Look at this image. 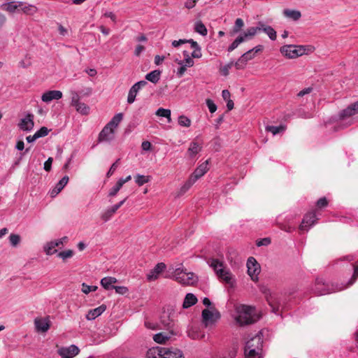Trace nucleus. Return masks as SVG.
<instances>
[{"instance_id":"obj_1","label":"nucleus","mask_w":358,"mask_h":358,"mask_svg":"<svg viewBox=\"0 0 358 358\" xmlns=\"http://www.w3.org/2000/svg\"><path fill=\"white\" fill-rule=\"evenodd\" d=\"M235 310V320L241 326L255 323L260 317L256 308L252 306L239 304L236 306Z\"/></svg>"},{"instance_id":"obj_2","label":"nucleus","mask_w":358,"mask_h":358,"mask_svg":"<svg viewBox=\"0 0 358 358\" xmlns=\"http://www.w3.org/2000/svg\"><path fill=\"white\" fill-rule=\"evenodd\" d=\"M210 266L215 271L218 278L229 286V287H234L236 282L235 277L229 271L227 268L222 262L218 259H213L210 262Z\"/></svg>"},{"instance_id":"obj_3","label":"nucleus","mask_w":358,"mask_h":358,"mask_svg":"<svg viewBox=\"0 0 358 358\" xmlns=\"http://www.w3.org/2000/svg\"><path fill=\"white\" fill-rule=\"evenodd\" d=\"M147 358H184L181 350L176 348L156 347L149 349Z\"/></svg>"},{"instance_id":"obj_4","label":"nucleus","mask_w":358,"mask_h":358,"mask_svg":"<svg viewBox=\"0 0 358 358\" xmlns=\"http://www.w3.org/2000/svg\"><path fill=\"white\" fill-rule=\"evenodd\" d=\"M172 273L173 278L182 285L194 286L198 282V277L194 273H187L180 267L175 268Z\"/></svg>"},{"instance_id":"obj_5","label":"nucleus","mask_w":358,"mask_h":358,"mask_svg":"<svg viewBox=\"0 0 358 358\" xmlns=\"http://www.w3.org/2000/svg\"><path fill=\"white\" fill-rule=\"evenodd\" d=\"M358 101L350 105L348 108L343 110L340 113V119L342 121L350 119L347 122V126L353 122H358Z\"/></svg>"},{"instance_id":"obj_6","label":"nucleus","mask_w":358,"mask_h":358,"mask_svg":"<svg viewBox=\"0 0 358 358\" xmlns=\"http://www.w3.org/2000/svg\"><path fill=\"white\" fill-rule=\"evenodd\" d=\"M202 322L207 327H213L220 319V312L215 308H206L202 311Z\"/></svg>"},{"instance_id":"obj_7","label":"nucleus","mask_w":358,"mask_h":358,"mask_svg":"<svg viewBox=\"0 0 358 358\" xmlns=\"http://www.w3.org/2000/svg\"><path fill=\"white\" fill-rule=\"evenodd\" d=\"M280 52L289 59H294L305 54L306 48L303 45H285L280 48Z\"/></svg>"},{"instance_id":"obj_8","label":"nucleus","mask_w":358,"mask_h":358,"mask_svg":"<svg viewBox=\"0 0 358 358\" xmlns=\"http://www.w3.org/2000/svg\"><path fill=\"white\" fill-rule=\"evenodd\" d=\"M248 274L250 275L253 281L258 279V275L261 271V267L256 259L253 257H250L247 260Z\"/></svg>"},{"instance_id":"obj_9","label":"nucleus","mask_w":358,"mask_h":358,"mask_svg":"<svg viewBox=\"0 0 358 358\" xmlns=\"http://www.w3.org/2000/svg\"><path fill=\"white\" fill-rule=\"evenodd\" d=\"M79 352L80 350L76 345H71L68 347H61L57 350L58 355L62 358H73L76 356Z\"/></svg>"},{"instance_id":"obj_10","label":"nucleus","mask_w":358,"mask_h":358,"mask_svg":"<svg viewBox=\"0 0 358 358\" xmlns=\"http://www.w3.org/2000/svg\"><path fill=\"white\" fill-rule=\"evenodd\" d=\"M117 284V280L113 277H105L101 280V285L105 289H115V291L127 289L126 287L118 286Z\"/></svg>"},{"instance_id":"obj_11","label":"nucleus","mask_w":358,"mask_h":358,"mask_svg":"<svg viewBox=\"0 0 358 358\" xmlns=\"http://www.w3.org/2000/svg\"><path fill=\"white\" fill-rule=\"evenodd\" d=\"M245 348L262 350L263 336L261 334H256L246 342Z\"/></svg>"},{"instance_id":"obj_12","label":"nucleus","mask_w":358,"mask_h":358,"mask_svg":"<svg viewBox=\"0 0 358 358\" xmlns=\"http://www.w3.org/2000/svg\"><path fill=\"white\" fill-rule=\"evenodd\" d=\"M147 84L148 83L145 80H141L135 83L129 91L127 102L129 103H134L139 90L142 87H144L145 85H147Z\"/></svg>"},{"instance_id":"obj_13","label":"nucleus","mask_w":358,"mask_h":358,"mask_svg":"<svg viewBox=\"0 0 358 358\" xmlns=\"http://www.w3.org/2000/svg\"><path fill=\"white\" fill-rule=\"evenodd\" d=\"M34 325L36 331L44 333L49 330L50 321L49 317H36L34 320Z\"/></svg>"},{"instance_id":"obj_14","label":"nucleus","mask_w":358,"mask_h":358,"mask_svg":"<svg viewBox=\"0 0 358 358\" xmlns=\"http://www.w3.org/2000/svg\"><path fill=\"white\" fill-rule=\"evenodd\" d=\"M115 129L106 124L99 134V142L110 141L114 138Z\"/></svg>"},{"instance_id":"obj_15","label":"nucleus","mask_w":358,"mask_h":358,"mask_svg":"<svg viewBox=\"0 0 358 358\" xmlns=\"http://www.w3.org/2000/svg\"><path fill=\"white\" fill-rule=\"evenodd\" d=\"M317 220V218L316 217L315 212H310L307 213L303 217L302 222L299 226V229L301 231L308 230L307 227L313 225L316 222Z\"/></svg>"},{"instance_id":"obj_16","label":"nucleus","mask_w":358,"mask_h":358,"mask_svg":"<svg viewBox=\"0 0 358 358\" xmlns=\"http://www.w3.org/2000/svg\"><path fill=\"white\" fill-rule=\"evenodd\" d=\"M166 265L164 263H158L153 269L150 270L147 274V279L149 281L155 280L158 278L161 273L165 269Z\"/></svg>"},{"instance_id":"obj_17","label":"nucleus","mask_w":358,"mask_h":358,"mask_svg":"<svg viewBox=\"0 0 358 358\" xmlns=\"http://www.w3.org/2000/svg\"><path fill=\"white\" fill-rule=\"evenodd\" d=\"M34 126V115L28 114L24 118L22 119L19 127L23 131H30Z\"/></svg>"},{"instance_id":"obj_18","label":"nucleus","mask_w":358,"mask_h":358,"mask_svg":"<svg viewBox=\"0 0 358 358\" xmlns=\"http://www.w3.org/2000/svg\"><path fill=\"white\" fill-rule=\"evenodd\" d=\"M62 97V92L59 90H50L45 92L41 99L44 102H50L54 99L58 100Z\"/></svg>"},{"instance_id":"obj_19","label":"nucleus","mask_w":358,"mask_h":358,"mask_svg":"<svg viewBox=\"0 0 358 358\" xmlns=\"http://www.w3.org/2000/svg\"><path fill=\"white\" fill-rule=\"evenodd\" d=\"M176 334L177 332H175L173 330H171L169 332H160L155 334L153 336V339L156 343H164L166 341L169 340L172 335Z\"/></svg>"},{"instance_id":"obj_20","label":"nucleus","mask_w":358,"mask_h":358,"mask_svg":"<svg viewBox=\"0 0 358 358\" xmlns=\"http://www.w3.org/2000/svg\"><path fill=\"white\" fill-rule=\"evenodd\" d=\"M258 25H259V31H262L264 32L272 41H275L276 39V31L273 27L269 25H266L263 22H259Z\"/></svg>"},{"instance_id":"obj_21","label":"nucleus","mask_w":358,"mask_h":358,"mask_svg":"<svg viewBox=\"0 0 358 358\" xmlns=\"http://www.w3.org/2000/svg\"><path fill=\"white\" fill-rule=\"evenodd\" d=\"M23 6L22 1H10L8 3H6L2 4L1 8L3 10L6 11L10 13H15L17 10H20V6Z\"/></svg>"},{"instance_id":"obj_22","label":"nucleus","mask_w":358,"mask_h":358,"mask_svg":"<svg viewBox=\"0 0 358 358\" xmlns=\"http://www.w3.org/2000/svg\"><path fill=\"white\" fill-rule=\"evenodd\" d=\"M106 309V306L105 305H101L96 308L90 310L86 315V318L88 320H93L96 319L97 317L101 315Z\"/></svg>"},{"instance_id":"obj_23","label":"nucleus","mask_w":358,"mask_h":358,"mask_svg":"<svg viewBox=\"0 0 358 358\" xmlns=\"http://www.w3.org/2000/svg\"><path fill=\"white\" fill-rule=\"evenodd\" d=\"M201 144L198 142L197 138H195L192 142H191L187 150V154L190 157H192L199 153L201 150Z\"/></svg>"},{"instance_id":"obj_24","label":"nucleus","mask_w":358,"mask_h":358,"mask_svg":"<svg viewBox=\"0 0 358 358\" xmlns=\"http://www.w3.org/2000/svg\"><path fill=\"white\" fill-rule=\"evenodd\" d=\"M259 31V25L257 24V27H252L248 28L243 34L240 35L241 37L243 38L244 41L252 38L253 36H255L258 32Z\"/></svg>"},{"instance_id":"obj_25","label":"nucleus","mask_w":358,"mask_h":358,"mask_svg":"<svg viewBox=\"0 0 358 358\" xmlns=\"http://www.w3.org/2000/svg\"><path fill=\"white\" fill-rule=\"evenodd\" d=\"M244 354L245 358H262V350L245 348Z\"/></svg>"},{"instance_id":"obj_26","label":"nucleus","mask_w":358,"mask_h":358,"mask_svg":"<svg viewBox=\"0 0 358 358\" xmlns=\"http://www.w3.org/2000/svg\"><path fill=\"white\" fill-rule=\"evenodd\" d=\"M197 302L196 297L192 293L189 292L186 295L185 300L183 301L182 307L184 308H189L190 306L194 305Z\"/></svg>"},{"instance_id":"obj_27","label":"nucleus","mask_w":358,"mask_h":358,"mask_svg":"<svg viewBox=\"0 0 358 358\" xmlns=\"http://www.w3.org/2000/svg\"><path fill=\"white\" fill-rule=\"evenodd\" d=\"M161 71L159 70H154L145 76V79L148 81L156 84L160 79Z\"/></svg>"},{"instance_id":"obj_28","label":"nucleus","mask_w":358,"mask_h":358,"mask_svg":"<svg viewBox=\"0 0 358 358\" xmlns=\"http://www.w3.org/2000/svg\"><path fill=\"white\" fill-rule=\"evenodd\" d=\"M285 17L292 19L294 21L299 20L301 17V13L299 10L285 9L283 11Z\"/></svg>"},{"instance_id":"obj_29","label":"nucleus","mask_w":358,"mask_h":358,"mask_svg":"<svg viewBox=\"0 0 358 358\" xmlns=\"http://www.w3.org/2000/svg\"><path fill=\"white\" fill-rule=\"evenodd\" d=\"M191 44V48H192L194 50L191 53V57L192 58H200L202 56L201 48L197 43V42L194 41V40H191L190 41Z\"/></svg>"},{"instance_id":"obj_30","label":"nucleus","mask_w":358,"mask_h":358,"mask_svg":"<svg viewBox=\"0 0 358 358\" xmlns=\"http://www.w3.org/2000/svg\"><path fill=\"white\" fill-rule=\"evenodd\" d=\"M208 159L205 162L200 164L194 171V173L200 178L202 177L208 170Z\"/></svg>"},{"instance_id":"obj_31","label":"nucleus","mask_w":358,"mask_h":358,"mask_svg":"<svg viewBox=\"0 0 358 358\" xmlns=\"http://www.w3.org/2000/svg\"><path fill=\"white\" fill-rule=\"evenodd\" d=\"M20 10H21L24 14L29 15L35 14L38 10L37 8L35 6L31 4H26L24 3L23 6H20Z\"/></svg>"},{"instance_id":"obj_32","label":"nucleus","mask_w":358,"mask_h":358,"mask_svg":"<svg viewBox=\"0 0 358 358\" xmlns=\"http://www.w3.org/2000/svg\"><path fill=\"white\" fill-rule=\"evenodd\" d=\"M187 334H188V336L190 338L194 339V340L202 339V338H203L205 337V334L203 333H201V332L199 331L195 328L190 329L188 331Z\"/></svg>"},{"instance_id":"obj_33","label":"nucleus","mask_w":358,"mask_h":358,"mask_svg":"<svg viewBox=\"0 0 358 358\" xmlns=\"http://www.w3.org/2000/svg\"><path fill=\"white\" fill-rule=\"evenodd\" d=\"M243 27V20L241 18H237L235 21L233 29L230 32L231 36H234L236 34L238 33Z\"/></svg>"},{"instance_id":"obj_34","label":"nucleus","mask_w":358,"mask_h":358,"mask_svg":"<svg viewBox=\"0 0 358 358\" xmlns=\"http://www.w3.org/2000/svg\"><path fill=\"white\" fill-rule=\"evenodd\" d=\"M73 106L78 113L83 115H87L90 113V107L80 101L75 104Z\"/></svg>"},{"instance_id":"obj_35","label":"nucleus","mask_w":358,"mask_h":358,"mask_svg":"<svg viewBox=\"0 0 358 358\" xmlns=\"http://www.w3.org/2000/svg\"><path fill=\"white\" fill-rule=\"evenodd\" d=\"M122 117L123 115L122 113H118L115 115L107 124L115 129L120 122L122 121Z\"/></svg>"},{"instance_id":"obj_36","label":"nucleus","mask_w":358,"mask_h":358,"mask_svg":"<svg viewBox=\"0 0 358 358\" xmlns=\"http://www.w3.org/2000/svg\"><path fill=\"white\" fill-rule=\"evenodd\" d=\"M156 115L159 117H166L169 122H171V110L169 109H165L159 108L155 113Z\"/></svg>"},{"instance_id":"obj_37","label":"nucleus","mask_w":358,"mask_h":358,"mask_svg":"<svg viewBox=\"0 0 358 358\" xmlns=\"http://www.w3.org/2000/svg\"><path fill=\"white\" fill-rule=\"evenodd\" d=\"M194 31L202 36H206L208 32L206 26L201 21L196 22Z\"/></svg>"},{"instance_id":"obj_38","label":"nucleus","mask_w":358,"mask_h":358,"mask_svg":"<svg viewBox=\"0 0 358 358\" xmlns=\"http://www.w3.org/2000/svg\"><path fill=\"white\" fill-rule=\"evenodd\" d=\"M150 180V176H142V175H136L135 176V182L138 186H142L145 183L148 182Z\"/></svg>"},{"instance_id":"obj_39","label":"nucleus","mask_w":358,"mask_h":358,"mask_svg":"<svg viewBox=\"0 0 358 358\" xmlns=\"http://www.w3.org/2000/svg\"><path fill=\"white\" fill-rule=\"evenodd\" d=\"M244 42V39L240 35L232 42V43L228 47V52H232L235 50L240 43Z\"/></svg>"},{"instance_id":"obj_40","label":"nucleus","mask_w":358,"mask_h":358,"mask_svg":"<svg viewBox=\"0 0 358 358\" xmlns=\"http://www.w3.org/2000/svg\"><path fill=\"white\" fill-rule=\"evenodd\" d=\"M123 185H122V182H120L119 180L116 182L114 187H113L109 192L108 196H115L117 192L120 191V189L122 188Z\"/></svg>"},{"instance_id":"obj_41","label":"nucleus","mask_w":358,"mask_h":358,"mask_svg":"<svg viewBox=\"0 0 358 358\" xmlns=\"http://www.w3.org/2000/svg\"><path fill=\"white\" fill-rule=\"evenodd\" d=\"M178 124L185 127H189L191 125V120L185 115H180L178 117Z\"/></svg>"},{"instance_id":"obj_42","label":"nucleus","mask_w":358,"mask_h":358,"mask_svg":"<svg viewBox=\"0 0 358 358\" xmlns=\"http://www.w3.org/2000/svg\"><path fill=\"white\" fill-rule=\"evenodd\" d=\"M115 214V213L113 212V210L110 208L106 210L101 215V219L104 221V222H107L112 217L113 215Z\"/></svg>"},{"instance_id":"obj_43","label":"nucleus","mask_w":358,"mask_h":358,"mask_svg":"<svg viewBox=\"0 0 358 358\" xmlns=\"http://www.w3.org/2000/svg\"><path fill=\"white\" fill-rule=\"evenodd\" d=\"M266 299H267L270 306L271 307L273 312L276 313L279 310L280 308L282 307V306L280 303L275 304L274 303V301L272 300L271 294H270L269 298L267 296Z\"/></svg>"},{"instance_id":"obj_44","label":"nucleus","mask_w":358,"mask_h":358,"mask_svg":"<svg viewBox=\"0 0 358 358\" xmlns=\"http://www.w3.org/2000/svg\"><path fill=\"white\" fill-rule=\"evenodd\" d=\"M247 62L245 57L241 56L234 64V66L236 69H242L245 66Z\"/></svg>"},{"instance_id":"obj_45","label":"nucleus","mask_w":358,"mask_h":358,"mask_svg":"<svg viewBox=\"0 0 358 358\" xmlns=\"http://www.w3.org/2000/svg\"><path fill=\"white\" fill-rule=\"evenodd\" d=\"M9 241L12 246L16 247L20 241V236L18 234H11L9 236Z\"/></svg>"},{"instance_id":"obj_46","label":"nucleus","mask_w":358,"mask_h":358,"mask_svg":"<svg viewBox=\"0 0 358 358\" xmlns=\"http://www.w3.org/2000/svg\"><path fill=\"white\" fill-rule=\"evenodd\" d=\"M55 248L56 246L55 245L54 243L52 241H50L45 247V251L47 253V255H52L57 252Z\"/></svg>"},{"instance_id":"obj_47","label":"nucleus","mask_w":358,"mask_h":358,"mask_svg":"<svg viewBox=\"0 0 358 358\" xmlns=\"http://www.w3.org/2000/svg\"><path fill=\"white\" fill-rule=\"evenodd\" d=\"M266 130L271 132L273 135H275V134L280 133L281 131H283L284 127H282V126H280V127L268 126V127H266Z\"/></svg>"},{"instance_id":"obj_48","label":"nucleus","mask_w":358,"mask_h":358,"mask_svg":"<svg viewBox=\"0 0 358 358\" xmlns=\"http://www.w3.org/2000/svg\"><path fill=\"white\" fill-rule=\"evenodd\" d=\"M49 131L50 130L47 127H42L38 131H37L35 133V134L37 136V138H39L41 137L46 136L48 134Z\"/></svg>"},{"instance_id":"obj_49","label":"nucleus","mask_w":358,"mask_h":358,"mask_svg":"<svg viewBox=\"0 0 358 358\" xmlns=\"http://www.w3.org/2000/svg\"><path fill=\"white\" fill-rule=\"evenodd\" d=\"M69 180V176H64L56 185L58 187V189L62 190L63 188L67 185Z\"/></svg>"},{"instance_id":"obj_50","label":"nucleus","mask_w":358,"mask_h":358,"mask_svg":"<svg viewBox=\"0 0 358 358\" xmlns=\"http://www.w3.org/2000/svg\"><path fill=\"white\" fill-rule=\"evenodd\" d=\"M357 278H358V264L354 266V273H353L352 278L348 281V285L353 284Z\"/></svg>"},{"instance_id":"obj_51","label":"nucleus","mask_w":358,"mask_h":358,"mask_svg":"<svg viewBox=\"0 0 358 358\" xmlns=\"http://www.w3.org/2000/svg\"><path fill=\"white\" fill-rule=\"evenodd\" d=\"M71 106H74L77 103L80 102V96L78 92H76L75 91H72L71 92Z\"/></svg>"},{"instance_id":"obj_52","label":"nucleus","mask_w":358,"mask_h":358,"mask_svg":"<svg viewBox=\"0 0 358 358\" xmlns=\"http://www.w3.org/2000/svg\"><path fill=\"white\" fill-rule=\"evenodd\" d=\"M206 105L209 109V111L212 113H215L217 110V106L211 99H206Z\"/></svg>"},{"instance_id":"obj_53","label":"nucleus","mask_w":358,"mask_h":358,"mask_svg":"<svg viewBox=\"0 0 358 358\" xmlns=\"http://www.w3.org/2000/svg\"><path fill=\"white\" fill-rule=\"evenodd\" d=\"M119 162H120V159H118L117 160H116V162H114V163L111 165V166H110V168L109 171H108V173H107V174H106V176H107L108 178L110 177V176L113 174V173L115 172V171L116 170V169H117V166H118Z\"/></svg>"},{"instance_id":"obj_54","label":"nucleus","mask_w":358,"mask_h":358,"mask_svg":"<svg viewBox=\"0 0 358 358\" xmlns=\"http://www.w3.org/2000/svg\"><path fill=\"white\" fill-rule=\"evenodd\" d=\"M73 252L71 250H67L65 251L60 252L58 255H59V257H60L63 259H66V258L71 257L73 256Z\"/></svg>"},{"instance_id":"obj_55","label":"nucleus","mask_w":358,"mask_h":358,"mask_svg":"<svg viewBox=\"0 0 358 358\" xmlns=\"http://www.w3.org/2000/svg\"><path fill=\"white\" fill-rule=\"evenodd\" d=\"M271 243V239L269 238H264L257 241V245L258 247L263 245H268Z\"/></svg>"},{"instance_id":"obj_56","label":"nucleus","mask_w":358,"mask_h":358,"mask_svg":"<svg viewBox=\"0 0 358 358\" xmlns=\"http://www.w3.org/2000/svg\"><path fill=\"white\" fill-rule=\"evenodd\" d=\"M192 186V185H191L187 181H186L185 183L181 187V188L179 191V194L182 195V194H185L187 191L189 190V189Z\"/></svg>"},{"instance_id":"obj_57","label":"nucleus","mask_w":358,"mask_h":358,"mask_svg":"<svg viewBox=\"0 0 358 358\" xmlns=\"http://www.w3.org/2000/svg\"><path fill=\"white\" fill-rule=\"evenodd\" d=\"M53 159L52 157H49L44 163V169L46 171H50L52 168Z\"/></svg>"},{"instance_id":"obj_58","label":"nucleus","mask_w":358,"mask_h":358,"mask_svg":"<svg viewBox=\"0 0 358 358\" xmlns=\"http://www.w3.org/2000/svg\"><path fill=\"white\" fill-rule=\"evenodd\" d=\"M254 50L255 49H251L248 50V52L242 55V56L245 57V59L248 61L252 59V58L255 57V54L254 53Z\"/></svg>"},{"instance_id":"obj_59","label":"nucleus","mask_w":358,"mask_h":358,"mask_svg":"<svg viewBox=\"0 0 358 358\" xmlns=\"http://www.w3.org/2000/svg\"><path fill=\"white\" fill-rule=\"evenodd\" d=\"M192 39H189V40H186V39H180L178 41H173L172 42V45L175 48H177L181 44H184V43H190V41H191Z\"/></svg>"},{"instance_id":"obj_60","label":"nucleus","mask_w":358,"mask_h":358,"mask_svg":"<svg viewBox=\"0 0 358 358\" xmlns=\"http://www.w3.org/2000/svg\"><path fill=\"white\" fill-rule=\"evenodd\" d=\"M328 201L325 197L320 198L317 202V206L318 208H324L327 206Z\"/></svg>"},{"instance_id":"obj_61","label":"nucleus","mask_w":358,"mask_h":358,"mask_svg":"<svg viewBox=\"0 0 358 358\" xmlns=\"http://www.w3.org/2000/svg\"><path fill=\"white\" fill-rule=\"evenodd\" d=\"M312 91H313V88L312 87L305 88V89L302 90H301L297 94V96L298 97H302V96H305L306 94H310Z\"/></svg>"},{"instance_id":"obj_62","label":"nucleus","mask_w":358,"mask_h":358,"mask_svg":"<svg viewBox=\"0 0 358 358\" xmlns=\"http://www.w3.org/2000/svg\"><path fill=\"white\" fill-rule=\"evenodd\" d=\"M187 66H185V64H182L181 66L178 69L177 71V76L180 78L182 77L184 73H185V71H187Z\"/></svg>"},{"instance_id":"obj_63","label":"nucleus","mask_w":358,"mask_h":358,"mask_svg":"<svg viewBox=\"0 0 358 358\" xmlns=\"http://www.w3.org/2000/svg\"><path fill=\"white\" fill-rule=\"evenodd\" d=\"M197 0H187L185 3V8L190 9L196 6Z\"/></svg>"},{"instance_id":"obj_64","label":"nucleus","mask_w":358,"mask_h":358,"mask_svg":"<svg viewBox=\"0 0 358 358\" xmlns=\"http://www.w3.org/2000/svg\"><path fill=\"white\" fill-rule=\"evenodd\" d=\"M199 178L193 173L187 180L191 185H193Z\"/></svg>"}]
</instances>
